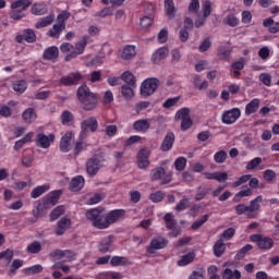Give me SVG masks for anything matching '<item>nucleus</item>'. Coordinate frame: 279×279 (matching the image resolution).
Wrapping results in <instances>:
<instances>
[{"label":"nucleus","mask_w":279,"mask_h":279,"mask_svg":"<svg viewBox=\"0 0 279 279\" xmlns=\"http://www.w3.org/2000/svg\"><path fill=\"white\" fill-rule=\"evenodd\" d=\"M25 16V10L22 9H12V11L10 12V19H12L13 21H21V19H24Z\"/></svg>","instance_id":"obj_56"},{"label":"nucleus","mask_w":279,"mask_h":279,"mask_svg":"<svg viewBox=\"0 0 279 279\" xmlns=\"http://www.w3.org/2000/svg\"><path fill=\"white\" fill-rule=\"evenodd\" d=\"M64 206L60 205L56 207L51 213H50V221H56V219H60L62 215H64Z\"/></svg>","instance_id":"obj_54"},{"label":"nucleus","mask_w":279,"mask_h":279,"mask_svg":"<svg viewBox=\"0 0 279 279\" xmlns=\"http://www.w3.org/2000/svg\"><path fill=\"white\" fill-rule=\"evenodd\" d=\"M189 206H190L189 197L183 196L182 199L177 204L174 210H177V213H182V210H186Z\"/></svg>","instance_id":"obj_59"},{"label":"nucleus","mask_w":279,"mask_h":279,"mask_svg":"<svg viewBox=\"0 0 279 279\" xmlns=\"http://www.w3.org/2000/svg\"><path fill=\"white\" fill-rule=\"evenodd\" d=\"M56 255L60 256V258H64V260L66 263H73V260H75V253L73 251H61V250H57L56 251Z\"/></svg>","instance_id":"obj_38"},{"label":"nucleus","mask_w":279,"mask_h":279,"mask_svg":"<svg viewBox=\"0 0 279 279\" xmlns=\"http://www.w3.org/2000/svg\"><path fill=\"white\" fill-rule=\"evenodd\" d=\"M71 141H73V132H66L60 141V151H62L63 154H66L69 151H71Z\"/></svg>","instance_id":"obj_20"},{"label":"nucleus","mask_w":279,"mask_h":279,"mask_svg":"<svg viewBox=\"0 0 279 279\" xmlns=\"http://www.w3.org/2000/svg\"><path fill=\"white\" fill-rule=\"evenodd\" d=\"M41 250H43V245L38 241L32 242L26 247L27 254H40Z\"/></svg>","instance_id":"obj_48"},{"label":"nucleus","mask_w":279,"mask_h":279,"mask_svg":"<svg viewBox=\"0 0 279 279\" xmlns=\"http://www.w3.org/2000/svg\"><path fill=\"white\" fill-rule=\"evenodd\" d=\"M110 265L111 267H128V265H132V262L128 257L116 255L111 257Z\"/></svg>","instance_id":"obj_30"},{"label":"nucleus","mask_w":279,"mask_h":279,"mask_svg":"<svg viewBox=\"0 0 279 279\" xmlns=\"http://www.w3.org/2000/svg\"><path fill=\"white\" fill-rule=\"evenodd\" d=\"M49 189H50L49 184H44V185H39V186L35 187L31 192L32 199H38V197H40V195H45V193H47V191H49Z\"/></svg>","instance_id":"obj_37"},{"label":"nucleus","mask_w":279,"mask_h":279,"mask_svg":"<svg viewBox=\"0 0 279 279\" xmlns=\"http://www.w3.org/2000/svg\"><path fill=\"white\" fill-rule=\"evenodd\" d=\"M47 12L48 9L45 2H35L31 8V13H33L35 16H44V14H47Z\"/></svg>","instance_id":"obj_26"},{"label":"nucleus","mask_w":279,"mask_h":279,"mask_svg":"<svg viewBox=\"0 0 279 279\" xmlns=\"http://www.w3.org/2000/svg\"><path fill=\"white\" fill-rule=\"evenodd\" d=\"M33 137L34 132H28L22 140L15 142L13 149L15 151H19V149H22L26 145V143H32Z\"/></svg>","instance_id":"obj_34"},{"label":"nucleus","mask_w":279,"mask_h":279,"mask_svg":"<svg viewBox=\"0 0 279 279\" xmlns=\"http://www.w3.org/2000/svg\"><path fill=\"white\" fill-rule=\"evenodd\" d=\"M150 128L148 119H141L133 123V130L140 132V134H145Z\"/></svg>","instance_id":"obj_23"},{"label":"nucleus","mask_w":279,"mask_h":279,"mask_svg":"<svg viewBox=\"0 0 279 279\" xmlns=\"http://www.w3.org/2000/svg\"><path fill=\"white\" fill-rule=\"evenodd\" d=\"M86 45H88V36H83L82 39L75 44L76 51H72L65 56V62H71L78 56H82L86 51Z\"/></svg>","instance_id":"obj_9"},{"label":"nucleus","mask_w":279,"mask_h":279,"mask_svg":"<svg viewBox=\"0 0 279 279\" xmlns=\"http://www.w3.org/2000/svg\"><path fill=\"white\" fill-rule=\"evenodd\" d=\"M252 243H256L258 250L269 251L274 248V239L256 233L250 236Z\"/></svg>","instance_id":"obj_6"},{"label":"nucleus","mask_w":279,"mask_h":279,"mask_svg":"<svg viewBox=\"0 0 279 279\" xmlns=\"http://www.w3.org/2000/svg\"><path fill=\"white\" fill-rule=\"evenodd\" d=\"M223 23L229 27H239V20L236 19V15L233 13L228 14L223 20Z\"/></svg>","instance_id":"obj_53"},{"label":"nucleus","mask_w":279,"mask_h":279,"mask_svg":"<svg viewBox=\"0 0 279 279\" xmlns=\"http://www.w3.org/2000/svg\"><path fill=\"white\" fill-rule=\"evenodd\" d=\"M88 221H92V226L97 230H108L109 225L106 215H102L101 210L94 208L86 213Z\"/></svg>","instance_id":"obj_2"},{"label":"nucleus","mask_w":279,"mask_h":279,"mask_svg":"<svg viewBox=\"0 0 279 279\" xmlns=\"http://www.w3.org/2000/svg\"><path fill=\"white\" fill-rule=\"evenodd\" d=\"M165 12L169 19H173L175 16V3L173 0H165Z\"/></svg>","instance_id":"obj_44"},{"label":"nucleus","mask_w":279,"mask_h":279,"mask_svg":"<svg viewBox=\"0 0 279 279\" xmlns=\"http://www.w3.org/2000/svg\"><path fill=\"white\" fill-rule=\"evenodd\" d=\"M259 82H262L264 86H271V74L269 73L259 74Z\"/></svg>","instance_id":"obj_64"},{"label":"nucleus","mask_w":279,"mask_h":279,"mask_svg":"<svg viewBox=\"0 0 279 279\" xmlns=\"http://www.w3.org/2000/svg\"><path fill=\"white\" fill-rule=\"evenodd\" d=\"M53 204L45 196L43 199L37 202L36 207L33 209V216L35 219H38L40 217L45 216V210H49L53 208Z\"/></svg>","instance_id":"obj_8"},{"label":"nucleus","mask_w":279,"mask_h":279,"mask_svg":"<svg viewBox=\"0 0 279 279\" xmlns=\"http://www.w3.org/2000/svg\"><path fill=\"white\" fill-rule=\"evenodd\" d=\"M138 169H147L149 167V150L142 148L137 154Z\"/></svg>","instance_id":"obj_18"},{"label":"nucleus","mask_w":279,"mask_h":279,"mask_svg":"<svg viewBox=\"0 0 279 279\" xmlns=\"http://www.w3.org/2000/svg\"><path fill=\"white\" fill-rule=\"evenodd\" d=\"M226 253V243H223V239H219L215 244H214V255L216 258H221L223 254Z\"/></svg>","instance_id":"obj_35"},{"label":"nucleus","mask_w":279,"mask_h":279,"mask_svg":"<svg viewBox=\"0 0 279 279\" xmlns=\"http://www.w3.org/2000/svg\"><path fill=\"white\" fill-rule=\"evenodd\" d=\"M112 247V235L106 236L98 243V252L106 254Z\"/></svg>","instance_id":"obj_29"},{"label":"nucleus","mask_w":279,"mask_h":279,"mask_svg":"<svg viewBox=\"0 0 279 279\" xmlns=\"http://www.w3.org/2000/svg\"><path fill=\"white\" fill-rule=\"evenodd\" d=\"M37 114H36V109L34 108H27L26 110L23 111L22 113V119L24 121V123H34V121H36L37 119Z\"/></svg>","instance_id":"obj_31"},{"label":"nucleus","mask_w":279,"mask_h":279,"mask_svg":"<svg viewBox=\"0 0 279 279\" xmlns=\"http://www.w3.org/2000/svg\"><path fill=\"white\" fill-rule=\"evenodd\" d=\"M75 121V116H73V113L69 110H64L62 113H61V123L62 125H71L72 123H74Z\"/></svg>","instance_id":"obj_40"},{"label":"nucleus","mask_w":279,"mask_h":279,"mask_svg":"<svg viewBox=\"0 0 279 279\" xmlns=\"http://www.w3.org/2000/svg\"><path fill=\"white\" fill-rule=\"evenodd\" d=\"M262 162H263V158L260 157L253 158L251 161L246 163L247 171H252L256 169V167H258V165H260Z\"/></svg>","instance_id":"obj_63"},{"label":"nucleus","mask_w":279,"mask_h":279,"mask_svg":"<svg viewBox=\"0 0 279 279\" xmlns=\"http://www.w3.org/2000/svg\"><path fill=\"white\" fill-rule=\"evenodd\" d=\"M150 202L154 204H159V202H162L165 199V192L162 191H157L155 193H150L149 195Z\"/></svg>","instance_id":"obj_58"},{"label":"nucleus","mask_w":279,"mask_h":279,"mask_svg":"<svg viewBox=\"0 0 279 279\" xmlns=\"http://www.w3.org/2000/svg\"><path fill=\"white\" fill-rule=\"evenodd\" d=\"M97 128H99V122L97 121V118L95 117L87 118L81 123V133L78 138L81 141H84L88 136V130H90V132L94 133V132H97Z\"/></svg>","instance_id":"obj_5"},{"label":"nucleus","mask_w":279,"mask_h":279,"mask_svg":"<svg viewBox=\"0 0 279 279\" xmlns=\"http://www.w3.org/2000/svg\"><path fill=\"white\" fill-rule=\"evenodd\" d=\"M46 197L50 204L56 206L60 202V197H62V190H54L48 193Z\"/></svg>","instance_id":"obj_45"},{"label":"nucleus","mask_w":279,"mask_h":279,"mask_svg":"<svg viewBox=\"0 0 279 279\" xmlns=\"http://www.w3.org/2000/svg\"><path fill=\"white\" fill-rule=\"evenodd\" d=\"M43 272V266L40 264L27 267L23 269L25 276H35L36 274Z\"/></svg>","instance_id":"obj_50"},{"label":"nucleus","mask_w":279,"mask_h":279,"mask_svg":"<svg viewBox=\"0 0 279 279\" xmlns=\"http://www.w3.org/2000/svg\"><path fill=\"white\" fill-rule=\"evenodd\" d=\"M84 177L82 175H76L74 177L71 182H70V191L73 193H77V191H82L84 189Z\"/></svg>","instance_id":"obj_24"},{"label":"nucleus","mask_w":279,"mask_h":279,"mask_svg":"<svg viewBox=\"0 0 279 279\" xmlns=\"http://www.w3.org/2000/svg\"><path fill=\"white\" fill-rule=\"evenodd\" d=\"M241 278V271L234 270L230 268H226L222 274V279H240Z\"/></svg>","instance_id":"obj_52"},{"label":"nucleus","mask_w":279,"mask_h":279,"mask_svg":"<svg viewBox=\"0 0 279 279\" xmlns=\"http://www.w3.org/2000/svg\"><path fill=\"white\" fill-rule=\"evenodd\" d=\"M65 28L66 24L64 22L53 24L52 28L48 31V36H50V38H60V35Z\"/></svg>","instance_id":"obj_25"},{"label":"nucleus","mask_w":279,"mask_h":279,"mask_svg":"<svg viewBox=\"0 0 279 279\" xmlns=\"http://www.w3.org/2000/svg\"><path fill=\"white\" fill-rule=\"evenodd\" d=\"M23 40H25V43H34L36 40V33L34 32V29L32 28H26L23 31L22 35H17L15 37V41L19 43L21 45V43H23Z\"/></svg>","instance_id":"obj_19"},{"label":"nucleus","mask_w":279,"mask_h":279,"mask_svg":"<svg viewBox=\"0 0 279 279\" xmlns=\"http://www.w3.org/2000/svg\"><path fill=\"white\" fill-rule=\"evenodd\" d=\"M134 88H136V86H132V85L121 86V95L122 97H124V99H126V101H130V99L134 97Z\"/></svg>","instance_id":"obj_39"},{"label":"nucleus","mask_w":279,"mask_h":279,"mask_svg":"<svg viewBox=\"0 0 279 279\" xmlns=\"http://www.w3.org/2000/svg\"><path fill=\"white\" fill-rule=\"evenodd\" d=\"M54 19H56V16L53 14H49L48 16L41 17L35 24L36 29H43L45 27H49V25H51V23H53Z\"/></svg>","instance_id":"obj_36"},{"label":"nucleus","mask_w":279,"mask_h":279,"mask_svg":"<svg viewBox=\"0 0 279 279\" xmlns=\"http://www.w3.org/2000/svg\"><path fill=\"white\" fill-rule=\"evenodd\" d=\"M209 192H210V189L199 186L197 189V192H196V195H195V201L196 202H202V199H204L206 197V195H208Z\"/></svg>","instance_id":"obj_62"},{"label":"nucleus","mask_w":279,"mask_h":279,"mask_svg":"<svg viewBox=\"0 0 279 279\" xmlns=\"http://www.w3.org/2000/svg\"><path fill=\"white\" fill-rule=\"evenodd\" d=\"M136 56V46L128 45L122 49V60H132Z\"/></svg>","instance_id":"obj_33"},{"label":"nucleus","mask_w":279,"mask_h":279,"mask_svg":"<svg viewBox=\"0 0 279 279\" xmlns=\"http://www.w3.org/2000/svg\"><path fill=\"white\" fill-rule=\"evenodd\" d=\"M76 97L86 112H90V110H95L99 104V96L93 92H90V87L87 85H81L77 88Z\"/></svg>","instance_id":"obj_1"},{"label":"nucleus","mask_w":279,"mask_h":279,"mask_svg":"<svg viewBox=\"0 0 279 279\" xmlns=\"http://www.w3.org/2000/svg\"><path fill=\"white\" fill-rule=\"evenodd\" d=\"M122 82H125L129 86H136V78H134V74L130 71H125L121 74Z\"/></svg>","instance_id":"obj_46"},{"label":"nucleus","mask_w":279,"mask_h":279,"mask_svg":"<svg viewBox=\"0 0 279 279\" xmlns=\"http://www.w3.org/2000/svg\"><path fill=\"white\" fill-rule=\"evenodd\" d=\"M81 80H82V73L72 72L68 75L62 76L59 80V84H61V86H75V85L80 84Z\"/></svg>","instance_id":"obj_11"},{"label":"nucleus","mask_w":279,"mask_h":279,"mask_svg":"<svg viewBox=\"0 0 279 279\" xmlns=\"http://www.w3.org/2000/svg\"><path fill=\"white\" fill-rule=\"evenodd\" d=\"M32 0H16L11 3V10H17V8H22V10H27L29 5H32Z\"/></svg>","instance_id":"obj_47"},{"label":"nucleus","mask_w":279,"mask_h":279,"mask_svg":"<svg viewBox=\"0 0 279 279\" xmlns=\"http://www.w3.org/2000/svg\"><path fill=\"white\" fill-rule=\"evenodd\" d=\"M253 250L254 246H252V244H246L240 251H238L235 258H238V260H243V258H245L247 255V252H252Z\"/></svg>","instance_id":"obj_55"},{"label":"nucleus","mask_w":279,"mask_h":279,"mask_svg":"<svg viewBox=\"0 0 279 279\" xmlns=\"http://www.w3.org/2000/svg\"><path fill=\"white\" fill-rule=\"evenodd\" d=\"M193 84L194 88H196L197 90H206V88H208V81H202V76L197 74L193 77Z\"/></svg>","instance_id":"obj_41"},{"label":"nucleus","mask_w":279,"mask_h":279,"mask_svg":"<svg viewBox=\"0 0 279 279\" xmlns=\"http://www.w3.org/2000/svg\"><path fill=\"white\" fill-rule=\"evenodd\" d=\"M125 209H113L106 214L107 223L110 228L112 223H117L119 219H123L125 217Z\"/></svg>","instance_id":"obj_16"},{"label":"nucleus","mask_w":279,"mask_h":279,"mask_svg":"<svg viewBox=\"0 0 279 279\" xmlns=\"http://www.w3.org/2000/svg\"><path fill=\"white\" fill-rule=\"evenodd\" d=\"M53 141H56V135L53 133H50L49 135L39 133L37 134V137H36V145L37 147H41V149H49Z\"/></svg>","instance_id":"obj_13"},{"label":"nucleus","mask_w":279,"mask_h":279,"mask_svg":"<svg viewBox=\"0 0 279 279\" xmlns=\"http://www.w3.org/2000/svg\"><path fill=\"white\" fill-rule=\"evenodd\" d=\"M174 169L177 171H184L186 169V157H179L174 160Z\"/></svg>","instance_id":"obj_60"},{"label":"nucleus","mask_w":279,"mask_h":279,"mask_svg":"<svg viewBox=\"0 0 279 279\" xmlns=\"http://www.w3.org/2000/svg\"><path fill=\"white\" fill-rule=\"evenodd\" d=\"M263 27H266L269 34L279 33V22H275L274 17H268L263 21Z\"/></svg>","instance_id":"obj_28"},{"label":"nucleus","mask_w":279,"mask_h":279,"mask_svg":"<svg viewBox=\"0 0 279 279\" xmlns=\"http://www.w3.org/2000/svg\"><path fill=\"white\" fill-rule=\"evenodd\" d=\"M167 56H169V48L161 47L157 49L151 56L153 64H160V62H162V60H165Z\"/></svg>","instance_id":"obj_22"},{"label":"nucleus","mask_w":279,"mask_h":279,"mask_svg":"<svg viewBox=\"0 0 279 279\" xmlns=\"http://www.w3.org/2000/svg\"><path fill=\"white\" fill-rule=\"evenodd\" d=\"M227 158H228V153H226V150H219L214 155V160L218 165L226 162Z\"/></svg>","instance_id":"obj_61"},{"label":"nucleus","mask_w":279,"mask_h":279,"mask_svg":"<svg viewBox=\"0 0 279 279\" xmlns=\"http://www.w3.org/2000/svg\"><path fill=\"white\" fill-rule=\"evenodd\" d=\"M23 265H24L23 259H14L12 262V265H11L9 271H8L9 278H14V276H16V270L21 269V267H23Z\"/></svg>","instance_id":"obj_43"},{"label":"nucleus","mask_w":279,"mask_h":279,"mask_svg":"<svg viewBox=\"0 0 279 279\" xmlns=\"http://www.w3.org/2000/svg\"><path fill=\"white\" fill-rule=\"evenodd\" d=\"M258 108H260V99L254 98L245 106V116L250 117L258 112Z\"/></svg>","instance_id":"obj_27"},{"label":"nucleus","mask_w":279,"mask_h":279,"mask_svg":"<svg viewBox=\"0 0 279 279\" xmlns=\"http://www.w3.org/2000/svg\"><path fill=\"white\" fill-rule=\"evenodd\" d=\"M13 90H15V93H19L20 95H22V93L27 90V81H25V80L15 81L13 83Z\"/></svg>","instance_id":"obj_49"},{"label":"nucleus","mask_w":279,"mask_h":279,"mask_svg":"<svg viewBox=\"0 0 279 279\" xmlns=\"http://www.w3.org/2000/svg\"><path fill=\"white\" fill-rule=\"evenodd\" d=\"M99 169H101V160L97 157H92L86 162V171L88 175H97L99 172Z\"/></svg>","instance_id":"obj_15"},{"label":"nucleus","mask_w":279,"mask_h":279,"mask_svg":"<svg viewBox=\"0 0 279 279\" xmlns=\"http://www.w3.org/2000/svg\"><path fill=\"white\" fill-rule=\"evenodd\" d=\"M71 226H72V222L70 218L63 217L61 220L57 222L54 234H57V236H62V234H64L66 230H70Z\"/></svg>","instance_id":"obj_17"},{"label":"nucleus","mask_w":279,"mask_h":279,"mask_svg":"<svg viewBox=\"0 0 279 279\" xmlns=\"http://www.w3.org/2000/svg\"><path fill=\"white\" fill-rule=\"evenodd\" d=\"M60 54V50L58 47L52 46L48 47L43 54L44 60H56L58 59V56Z\"/></svg>","instance_id":"obj_32"},{"label":"nucleus","mask_w":279,"mask_h":279,"mask_svg":"<svg viewBox=\"0 0 279 279\" xmlns=\"http://www.w3.org/2000/svg\"><path fill=\"white\" fill-rule=\"evenodd\" d=\"M252 195H254V191H252V189L247 187L246 190H241L233 196V202L239 204L243 197H252Z\"/></svg>","instance_id":"obj_42"},{"label":"nucleus","mask_w":279,"mask_h":279,"mask_svg":"<svg viewBox=\"0 0 279 279\" xmlns=\"http://www.w3.org/2000/svg\"><path fill=\"white\" fill-rule=\"evenodd\" d=\"M195 260V253H187L183 255L182 258L178 262L179 267H186V265H191Z\"/></svg>","instance_id":"obj_51"},{"label":"nucleus","mask_w":279,"mask_h":279,"mask_svg":"<svg viewBox=\"0 0 279 279\" xmlns=\"http://www.w3.org/2000/svg\"><path fill=\"white\" fill-rule=\"evenodd\" d=\"M260 204H263L262 195L251 201L248 205V214H246L247 219H256V213L260 210Z\"/></svg>","instance_id":"obj_14"},{"label":"nucleus","mask_w":279,"mask_h":279,"mask_svg":"<svg viewBox=\"0 0 279 279\" xmlns=\"http://www.w3.org/2000/svg\"><path fill=\"white\" fill-rule=\"evenodd\" d=\"M173 214L171 213H167L163 216V221L166 223V228L167 230H171V235L172 236H180V229H178V221L175 219H173Z\"/></svg>","instance_id":"obj_12"},{"label":"nucleus","mask_w":279,"mask_h":279,"mask_svg":"<svg viewBox=\"0 0 279 279\" xmlns=\"http://www.w3.org/2000/svg\"><path fill=\"white\" fill-rule=\"evenodd\" d=\"M241 119V109L233 108L222 113L221 121L225 125H233L235 121Z\"/></svg>","instance_id":"obj_10"},{"label":"nucleus","mask_w":279,"mask_h":279,"mask_svg":"<svg viewBox=\"0 0 279 279\" xmlns=\"http://www.w3.org/2000/svg\"><path fill=\"white\" fill-rule=\"evenodd\" d=\"M173 143H175V134H173V132H168L161 142V151H171V149H173Z\"/></svg>","instance_id":"obj_21"},{"label":"nucleus","mask_w":279,"mask_h":279,"mask_svg":"<svg viewBox=\"0 0 279 279\" xmlns=\"http://www.w3.org/2000/svg\"><path fill=\"white\" fill-rule=\"evenodd\" d=\"M169 245V240L162 235H158L151 239L150 244L146 247L147 254H156L158 250H165Z\"/></svg>","instance_id":"obj_7"},{"label":"nucleus","mask_w":279,"mask_h":279,"mask_svg":"<svg viewBox=\"0 0 279 279\" xmlns=\"http://www.w3.org/2000/svg\"><path fill=\"white\" fill-rule=\"evenodd\" d=\"M202 10L204 19H208V16L213 14V3L210 2V0H205L203 2Z\"/></svg>","instance_id":"obj_57"},{"label":"nucleus","mask_w":279,"mask_h":279,"mask_svg":"<svg viewBox=\"0 0 279 279\" xmlns=\"http://www.w3.org/2000/svg\"><path fill=\"white\" fill-rule=\"evenodd\" d=\"M151 182H158L161 180L160 184H171L173 181V172H167L162 167H157L150 171Z\"/></svg>","instance_id":"obj_3"},{"label":"nucleus","mask_w":279,"mask_h":279,"mask_svg":"<svg viewBox=\"0 0 279 279\" xmlns=\"http://www.w3.org/2000/svg\"><path fill=\"white\" fill-rule=\"evenodd\" d=\"M160 86V80L157 77H148L143 81L141 85V95L142 97H151Z\"/></svg>","instance_id":"obj_4"}]
</instances>
